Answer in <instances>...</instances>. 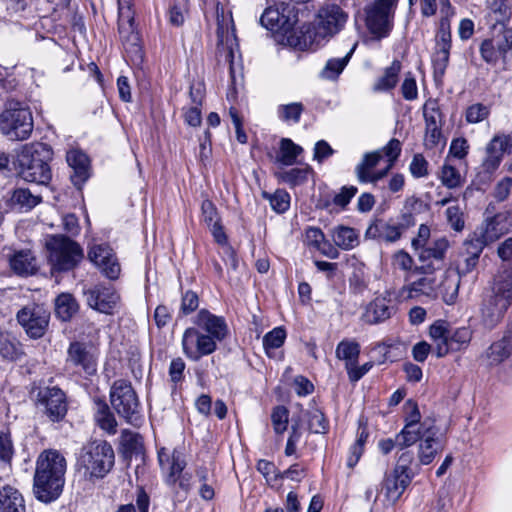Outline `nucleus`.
I'll use <instances>...</instances> for the list:
<instances>
[{"mask_svg": "<svg viewBox=\"0 0 512 512\" xmlns=\"http://www.w3.org/2000/svg\"><path fill=\"white\" fill-rule=\"evenodd\" d=\"M444 143L442 127H425L424 146L427 149H433Z\"/></svg>", "mask_w": 512, "mask_h": 512, "instance_id": "e2e57ef3", "label": "nucleus"}, {"mask_svg": "<svg viewBox=\"0 0 512 512\" xmlns=\"http://www.w3.org/2000/svg\"><path fill=\"white\" fill-rule=\"evenodd\" d=\"M446 216L455 231H461L464 228L463 213L458 205L449 206L446 210Z\"/></svg>", "mask_w": 512, "mask_h": 512, "instance_id": "774afa93", "label": "nucleus"}, {"mask_svg": "<svg viewBox=\"0 0 512 512\" xmlns=\"http://www.w3.org/2000/svg\"><path fill=\"white\" fill-rule=\"evenodd\" d=\"M472 338V332L468 327H461L456 329L452 334L450 333V341L452 351H458L462 347L468 345Z\"/></svg>", "mask_w": 512, "mask_h": 512, "instance_id": "13d9d810", "label": "nucleus"}, {"mask_svg": "<svg viewBox=\"0 0 512 512\" xmlns=\"http://www.w3.org/2000/svg\"><path fill=\"white\" fill-rule=\"evenodd\" d=\"M397 300L395 292L385 290L376 296L365 308L362 319L368 324H378L396 313Z\"/></svg>", "mask_w": 512, "mask_h": 512, "instance_id": "6ab92c4d", "label": "nucleus"}, {"mask_svg": "<svg viewBox=\"0 0 512 512\" xmlns=\"http://www.w3.org/2000/svg\"><path fill=\"white\" fill-rule=\"evenodd\" d=\"M23 354L22 345L14 336L0 331V355L4 359L16 361Z\"/></svg>", "mask_w": 512, "mask_h": 512, "instance_id": "e433bc0d", "label": "nucleus"}, {"mask_svg": "<svg viewBox=\"0 0 512 512\" xmlns=\"http://www.w3.org/2000/svg\"><path fill=\"white\" fill-rule=\"evenodd\" d=\"M409 171L415 178H422L428 175V162L422 154H415L410 165Z\"/></svg>", "mask_w": 512, "mask_h": 512, "instance_id": "69168bd1", "label": "nucleus"}, {"mask_svg": "<svg viewBox=\"0 0 512 512\" xmlns=\"http://www.w3.org/2000/svg\"><path fill=\"white\" fill-rule=\"evenodd\" d=\"M511 226L510 214L507 212L499 213L486 222L485 228L481 230V233L486 241L491 243L506 234Z\"/></svg>", "mask_w": 512, "mask_h": 512, "instance_id": "c85d7f7f", "label": "nucleus"}, {"mask_svg": "<svg viewBox=\"0 0 512 512\" xmlns=\"http://www.w3.org/2000/svg\"><path fill=\"white\" fill-rule=\"evenodd\" d=\"M308 428L312 433H325L328 429V422L324 414L314 409L308 415Z\"/></svg>", "mask_w": 512, "mask_h": 512, "instance_id": "bf43d9fd", "label": "nucleus"}, {"mask_svg": "<svg viewBox=\"0 0 512 512\" xmlns=\"http://www.w3.org/2000/svg\"><path fill=\"white\" fill-rule=\"evenodd\" d=\"M380 151L382 156L385 155L388 158V169H391L401 153V142L392 138Z\"/></svg>", "mask_w": 512, "mask_h": 512, "instance_id": "0e129e2a", "label": "nucleus"}, {"mask_svg": "<svg viewBox=\"0 0 512 512\" xmlns=\"http://www.w3.org/2000/svg\"><path fill=\"white\" fill-rule=\"evenodd\" d=\"M11 270L20 276L32 275L37 271L36 258L29 249L13 250L8 255Z\"/></svg>", "mask_w": 512, "mask_h": 512, "instance_id": "bb28decb", "label": "nucleus"}, {"mask_svg": "<svg viewBox=\"0 0 512 512\" xmlns=\"http://www.w3.org/2000/svg\"><path fill=\"white\" fill-rule=\"evenodd\" d=\"M110 401L117 413L133 423L137 418L139 401L131 384L125 380H117L110 390Z\"/></svg>", "mask_w": 512, "mask_h": 512, "instance_id": "ddd939ff", "label": "nucleus"}, {"mask_svg": "<svg viewBox=\"0 0 512 512\" xmlns=\"http://www.w3.org/2000/svg\"><path fill=\"white\" fill-rule=\"evenodd\" d=\"M66 160L68 165L73 170L70 175L72 183L81 188V186L88 179V165L89 160L85 153L79 150H71L67 153Z\"/></svg>", "mask_w": 512, "mask_h": 512, "instance_id": "cd10ccee", "label": "nucleus"}, {"mask_svg": "<svg viewBox=\"0 0 512 512\" xmlns=\"http://www.w3.org/2000/svg\"><path fill=\"white\" fill-rule=\"evenodd\" d=\"M181 344L184 355L192 361H198L202 357L214 353L217 349L214 340H211L195 326L185 329Z\"/></svg>", "mask_w": 512, "mask_h": 512, "instance_id": "dca6fc26", "label": "nucleus"}, {"mask_svg": "<svg viewBox=\"0 0 512 512\" xmlns=\"http://www.w3.org/2000/svg\"><path fill=\"white\" fill-rule=\"evenodd\" d=\"M84 294L89 307L107 315L114 314L120 304V295L111 285L97 284Z\"/></svg>", "mask_w": 512, "mask_h": 512, "instance_id": "a211bd4d", "label": "nucleus"}, {"mask_svg": "<svg viewBox=\"0 0 512 512\" xmlns=\"http://www.w3.org/2000/svg\"><path fill=\"white\" fill-rule=\"evenodd\" d=\"M89 259L101 269L109 279H117L120 274V265L112 251L106 244L94 245L88 252Z\"/></svg>", "mask_w": 512, "mask_h": 512, "instance_id": "5701e85b", "label": "nucleus"}, {"mask_svg": "<svg viewBox=\"0 0 512 512\" xmlns=\"http://www.w3.org/2000/svg\"><path fill=\"white\" fill-rule=\"evenodd\" d=\"M188 0H174L169 10L170 23L180 26L184 23L185 13L187 12Z\"/></svg>", "mask_w": 512, "mask_h": 512, "instance_id": "6e6d98bb", "label": "nucleus"}, {"mask_svg": "<svg viewBox=\"0 0 512 512\" xmlns=\"http://www.w3.org/2000/svg\"><path fill=\"white\" fill-rule=\"evenodd\" d=\"M36 406L52 422H58L67 413L66 395L56 386L41 387L36 394Z\"/></svg>", "mask_w": 512, "mask_h": 512, "instance_id": "2eb2a0df", "label": "nucleus"}, {"mask_svg": "<svg viewBox=\"0 0 512 512\" xmlns=\"http://www.w3.org/2000/svg\"><path fill=\"white\" fill-rule=\"evenodd\" d=\"M121 445L127 453H139L142 449V438L138 433L123 430L121 434Z\"/></svg>", "mask_w": 512, "mask_h": 512, "instance_id": "864d4df0", "label": "nucleus"}, {"mask_svg": "<svg viewBox=\"0 0 512 512\" xmlns=\"http://www.w3.org/2000/svg\"><path fill=\"white\" fill-rule=\"evenodd\" d=\"M512 49V29L501 25L495 28L491 37L484 39L479 47L481 58L489 65L499 61L507 62V54Z\"/></svg>", "mask_w": 512, "mask_h": 512, "instance_id": "9d476101", "label": "nucleus"}, {"mask_svg": "<svg viewBox=\"0 0 512 512\" xmlns=\"http://www.w3.org/2000/svg\"><path fill=\"white\" fill-rule=\"evenodd\" d=\"M428 426L426 423L421 425L405 424L403 429L397 434L398 447L403 449L416 443L418 440L423 439V432Z\"/></svg>", "mask_w": 512, "mask_h": 512, "instance_id": "58836bf2", "label": "nucleus"}, {"mask_svg": "<svg viewBox=\"0 0 512 512\" xmlns=\"http://www.w3.org/2000/svg\"><path fill=\"white\" fill-rule=\"evenodd\" d=\"M490 150L497 151L498 154L503 156V154H511L512 153V135H495L491 141L488 143Z\"/></svg>", "mask_w": 512, "mask_h": 512, "instance_id": "4d7b16f0", "label": "nucleus"}, {"mask_svg": "<svg viewBox=\"0 0 512 512\" xmlns=\"http://www.w3.org/2000/svg\"><path fill=\"white\" fill-rule=\"evenodd\" d=\"M158 460L165 474L166 483L172 488L178 486L181 491L188 493L192 487V477L188 473H183L187 465L184 449L161 448L158 452Z\"/></svg>", "mask_w": 512, "mask_h": 512, "instance_id": "6e6552de", "label": "nucleus"}, {"mask_svg": "<svg viewBox=\"0 0 512 512\" xmlns=\"http://www.w3.org/2000/svg\"><path fill=\"white\" fill-rule=\"evenodd\" d=\"M310 171L311 169L308 166L304 168H292L282 172L280 174V178L290 186H297L303 184L307 180Z\"/></svg>", "mask_w": 512, "mask_h": 512, "instance_id": "603ef678", "label": "nucleus"}, {"mask_svg": "<svg viewBox=\"0 0 512 512\" xmlns=\"http://www.w3.org/2000/svg\"><path fill=\"white\" fill-rule=\"evenodd\" d=\"M33 128V116L28 107L10 104L0 114V131L10 140L23 141L28 139Z\"/></svg>", "mask_w": 512, "mask_h": 512, "instance_id": "1a4fd4ad", "label": "nucleus"}, {"mask_svg": "<svg viewBox=\"0 0 512 512\" xmlns=\"http://www.w3.org/2000/svg\"><path fill=\"white\" fill-rule=\"evenodd\" d=\"M52 156V149L45 143L35 142L22 146L17 155L20 177L27 182L48 184L52 177L49 166Z\"/></svg>", "mask_w": 512, "mask_h": 512, "instance_id": "39448f33", "label": "nucleus"}, {"mask_svg": "<svg viewBox=\"0 0 512 512\" xmlns=\"http://www.w3.org/2000/svg\"><path fill=\"white\" fill-rule=\"evenodd\" d=\"M512 302V271H504L495 278L491 293L482 302L481 319L485 327L494 328L503 318Z\"/></svg>", "mask_w": 512, "mask_h": 512, "instance_id": "423d86ee", "label": "nucleus"}, {"mask_svg": "<svg viewBox=\"0 0 512 512\" xmlns=\"http://www.w3.org/2000/svg\"><path fill=\"white\" fill-rule=\"evenodd\" d=\"M66 363L74 367L76 372L88 376L97 371V355L86 343L74 341L67 349Z\"/></svg>", "mask_w": 512, "mask_h": 512, "instance_id": "aec40b11", "label": "nucleus"}, {"mask_svg": "<svg viewBox=\"0 0 512 512\" xmlns=\"http://www.w3.org/2000/svg\"><path fill=\"white\" fill-rule=\"evenodd\" d=\"M286 339V331L282 327H275L263 337V347L266 354L271 357L272 350L280 348Z\"/></svg>", "mask_w": 512, "mask_h": 512, "instance_id": "de8ad7c7", "label": "nucleus"}, {"mask_svg": "<svg viewBox=\"0 0 512 512\" xmlns=\"http://www.w3.org/2000/svg\"><path fill=\"white\" fill-rule=\"evenodd\" d=\"M441 181L448 188H456L461 185V175L451 165H444L441 171Z\"/></svg>", "mask_w": 512, "mask_h": 512, "instance_id": "052dcab7", "label": "nucleus"}, {"mask_svg": "<svg viewBox=\"0 0 512 512\" xmlns=\"http://www.w3.org/2000/svg\"><path fill=\"white\" fill-rule=\"evenodd\" d=\"M303 152V148L295 144L289 138H283L280 142L278 161L286 166L296 163L297 157Z\"/></svg>", "mask_w": 512, "mask_h": 512, "instance_id": "37998d69", "label": "nucleus"}, {"mask_svg": "<svg viewBox=\"0 0 512 512\" xmlns=\"http://www.w3.org/2000/svg\"><path fill=\"white\" fill-rule=\"evenodd\" d=\"M442 450V444L438 430L434 427H427L423 432V439L418 449V459L422 465L430 464L437 453Z\"/></svg>", "mask_w": 512, "mask_h": 512, "instance_id": "a878e982", "label": "nucleus"}, {"mask_svg": "<svg viewBox=\"0 0 512 512\" xmlns=\"http://www.w3.org/2000/svg\"><path fill=\"white\" fill-rule=\"evenodd\" d=\"M435 267L429 262L416 267L405 278L408 282L399 290L402 299H419L422 296L432 297L435 291V280L431 276Z\"/></svg>", "mask_w": 512, "mask_h": 512, "instance_id": "9b49d317", "label": "nucleus"}, {"mask_svg": "<svg viewBox=\"0 0 512 512\" xmlns=\"http://www.w3.org/2000/svg\"><path fill=\"white\" fill-rule=\"evenodd\" d=\"M336 357L345 361V367L358 363L360 345L355 340L344 339L336 347Z\"/></svg>", "mask_w": 512, "mask_h": 512, "instance_id": "ea45409f", "label": "nucleus"}, {"mask_svg": "<svg viewBox=\"0 0 512 512\" xmlns=\"http://www.w3.org/2000/svg\"><path fill=\"white\" fill-rule=\"evenodd\" d=\"M41 198L39 195L32 193L29 189L18 188L14 191L12 201L14 205H17L19 209L29 211L34 208Z\"/></svg>", "mask_w": 512, "mask_h": 512, "instance_id": "c03bdc74", "label": "nucleus"}, {"mask_svg": "<svg viewBox=\"0 0 512 512\" xmlns=\"http://www.w3.org/2000/svg\"><path fill=\"white\" fill-rule=\"evenodd\" d=\"M334 244L342 250H352L359 244L358 232L348 226L338 225L331 230Z\"/></svg>", "mask_w": 512, "mask_h": 512, "instance_id": "72a5a7b5", "label": "nucleus"}, {"mask_svg": "<svg viewBox=\"0 0 512 512\" xmlns=\"http://www.w3.org/2000/svg\"><path fill=\"white\" fill-rule=\"evenodd\" d=\"M461 281L460 271L449 268L445 271L444 278L441 283V293L443 301L452 305L456 302Z\"/></svg>", "mask_w": 512, "mask_h": 512, "instance_id": "473e14b6", "label": "nucleus"}, {"mask_svg": "<svg viewBox=\"0 0 512 512\" xmlns=\"http://www.w3.org/2000/svg\"><path fill=\"white\" fill-rule=\"evenodd\" d=\"M401 71V62L394 60L384 71V74L378 78L373 85L374 92H384L394 88L398 82V75Z\"/></svg>", "mask_w": 512, "mask_h": 512, "instance_id": "4c0bfd02", "label": "nucleus"}, {"mask_svg": "<svg viewBox=\"0 0 512 512\" xmlns=\"http://www.w3.org/2000/svg\"><path fill=\"white\" fill-rule=\"evenodd\" d=\"M95 421L101 429L107 431L109 434H114L116 432L117 422L105 403L99 402L97 404Z\"/></svg>", "mask_w": 512, "mask_h": 512, "instance_id": "a18cd8bd", "label": "nucleus"}, {"mask_svg": "<svg viewBox=\"0 0 512 512\" xmlns=\"http://www.w3.org/2000/svg\"><path fill=\"white\" fill-rule=\"evenodd\" d=\"M435 40L436 45L435 52L432 56V64L434 69V78L436 80H440L444 76L448 66L452 46L450 25L448 23L441 21Z\"/></svg>", "mask_w": 512, "mask_h": 512, "instance_id": "412c9836", "label": "nucleus"}, {"mask_svg": "<svg viewBox=\"0 0 512 512\" xmlns=\"http://www.w3.org/2000/svg\"><path fill=\"white\" fill-rule=\"evenodd\" d=\"M47 259L53 270L69 271L82 259L83 251L73 240L63 235H51L45 240Z\"/></svg>", "mask_w": 512, "mask_h": 512, "instance_id": "0eeeda50", "label": "nucleus"}, {"mask_svg": "<svg viewBox=\"0 0 512 512\" xmlns=\"http://www.w3.org/2000/svg\"><path fill=\"white\" fill-rule=\"evenodd\" d=\"M118 30L126 51L140 54V39L135 31L134 12L132 10L118 11Z\"/></svg>", "mask_w": 512, "mask_h": 512, "instance_id": "393cba45", "label": "nucleus"}, {"mask_svg": "<svg viewBox=\"0 0 512 512\" xmlns=\"http://www.w3.org/2000/svg\"><path fill=\"white\" fill-rule=\"evenodd\" d=\"M304 110L302 103L293 102L289 104L279 105L277 115L280 120L288 124H296L300 121L301 114Z\"/></svg>", "mask_w": 512, "mask_h": 512, "instance_id": "49530a36", "label": "nucleus"}, {"mask_svg": "<svg viewBox=\"0 0 512 512\" xmlns=\"http://www.w3.org/2000/svg\"><path fill=\"white\" fill-rule=\"evenodd\" d=\"M263 197L269 200L271 208L277 213H284L290 206V195L284 190H276L273 194L263 192Z\"/></svg>", "mask_w": 512, "mask_h": 512, "instance_id": "09e8293b", "label": "nucleus"}, {"mask_svg": "<svg viewBox=\"0 0 512 512\" xmlns=\"http://www.w3.org/2000/svg\"><path fill=\"white\" fill-rule=\"evenodd\" d=\"M357 44L355 43L351 49L343 56L337 58H330L326 61L324 67L319 72V78L327 81H335L343 72L349 63Z\"/></svg>", "mask_w": 512, "mask_h": 512, "instance_id": "7c9ffc66", "label": "nucleus"}, {"mask_svg": "<svg viewBox=\"0 0 512 512\" xmlns=\"http://www.w3.org/2000/svg\"><path fill=\"white\" fill-rule=\"evenodd\" d=\"M257 470L264 476L266 481L269 484L275 483L278 479H280V472L274 465V463L261 459L257 463Z\"/></svg>", "mask_w": 512, "mask_h": 512, "instance_id": "680f3d73", "label": "nucleus"}, {"mask_svg": "<svg viewBox=\"0 0 512 512\" xmlns=\"http://www.w3.org/2000/svg\"><path fill=\"white\" fill-rule=\"evenodd\" d=\"M381 159L382 153L379 150L366 153L363 156L362 161L355 167V173L358 181L365 182L369 180V178H367V175L372 172V169L378 165Z\"/></svg>", "mask_w": 512, "mask_h": 512, "instance_id": "79ce46f5", "label": "nucleus"}, {"mask_svg": "<svg viewBox=\"0 0 512 512\" xmlns=\"http://www.w3.org/2000/svg\"><path fill=\"white\" fill-rule=\"evenodd\" d=\"M261 24L268 30L287 34L293 28L297 22L294 6L286 3L285 0H281L265 9L260 18Z\"/></svg>", "mask_w": 512, "mask_h": 512, "instance_id": "f8f14e48", "label": "nucleus"}, {"mask_svg": "<svg viewBox=\"0 0 512 512\" xmlns=\"http://www.w3.org/2000/svg\"><path fill=\"white\" fill-rule=\"evenodd\" d=\"M348 20V13L338 4L327 3L320 7L316 16V24L308 26L301 32L296 43L300 49L317 47L327 38L339 33Z\"/></svg>", "mask_w": 512, "mask_h": 512, "instance_id": "7ed1b4c3", "label": "nucleus"}, {"mask_svg": "<svg viewBox=\"0 0 512 512\" xmlns=\"http://www.w3.org/2000/svg\"><path fill=\"white\" fill-rule=\"evenodd\" d=\"M423 116L425 127H442V113L435 101L429 100L424 104Z\"/></svg>", "mask_w": 512, "mask_h": 512, "instance_id": "8fccbe9b", "label": "nucleus"}, {"mask_svg": "<svg viewBox=\"0 0 512 512\" xmlns=\"http://www.w3.org/2000/svg\"><path fill=\"white\" fill-rule=\"evenodd\" d=\"M271 422L276 434H283L287 430L289 422V410L282 405L273 408Z\"/></svg>", "mask_w": 512, "mask_h": 512, "instance_id": "3c124183", "label": "nucleus"}, {"mask_svg": "<svg viewBox=\"0 0 512 512\" xmlns=\"http://www.w3.org/2000/svg\"><path fill=\"white\" fill-rule=\"evenodd\" d=\"M368 31L377 39L385 38L393 28L395 9L374 0L365 8Z\"/></svg>", "mask_w": 512, "mask_h": 512, "instance_id": "4468645a", "label": "nucleus"}, {"mask_svg": "<svg viewBox=\"0 0 512 512\" xmlns=\"http://www.w3.org/2000/svg\"><path fill=\"white\" fill-rule=\"evenodd\" d=\"M193 323L216 344L223 341L229 334L225 318L215 315L207 309H201L193 318Z\"/></svg>", "mask_w": 512, "mask_h": 512, "instance_id": "4be33fe9", "label": "nucleus"}, {"mask_svg": "<svg viewBox=\"0 0 512 512\" xmlns=\"http://www.w3.org/2000/svg\"><path fill=\"white\" fill-rule=\"evenodd\" d=\"M0 512H25L24 498L16 488L6 485L0 489Z\"/></svg>", "mask_w": 512, "mask_h": 512, "instance_id": "2f4dec72", "label": "nucleus"}, {"mask_svg": "<svg viewBox=\"0 0 512 512\" xmlns=\"http://www.w3.org/2000/svg\"><path fill=\"white\" fill-rule=\"evenodd\" d=\"M205 17L215 16L217 21V56L229 64L231 84L227 91V98L234 101L237 98L238 88L242 87V63L239 45L235 34V27L230 11L225 12L218 0H200Z\"/></svg>", "mask_w": 512, "mask_h": 512, "instance_id": "f257e3e1", "label": "nucleus"}, {"mask_svg": "<svg viewBox=\"0 0 512 512\" xmlns=\"http://www.w3.org/2000/svg\"><path fill=\"white\" fill-rule=\"evenodd\" d=\"M78 311L76 299L68 293L60 294L55 300V313L62 321L70 320Z\"/></svg>", "mask_w": 512, "mask_h": 512, "instance_id": "a19ab883", "label": "nucleus"}, {"mask_svg": "<svg viewBox=\"0 0 512 512\" xmlns=\"http://www.w3.org/2000/svg\"><path fill=\"white\" fill-rule=\"evenodd\" d=\"M413 475H401L392 472L384 481V492L387 501L394 504L409 486Z\"/></svg>", "mask_w": 512, "mask_h": 512, "instance_id": "c756f323", "label": "nucleus"}, {"mask_svg": "<svg viewBox=\"0 0 512 512\" xmlns=\"http://www.w3.org/2000/svg\"><path fill=\"white\" fill-rule=\"evenodd\" d=\"M511 351L512 337L510 335H505L502 339L490 345L485 356L490 365H498L510 356Z\"/></svg>", "mask_w": 512, "mask_h": 512, "instance_id": "f704fd0d", "label": "nucleus"}, {"mask_svg": "<svg viewBox=\"0 0 512 512\" xmlns=\"http://www.w3.org/2000/svg\"><path fill=\"white\" fill-rule=\"evenodd\" d=\"M66 469V459L58 450L47 449L39 454L33 484L38 500L50 503L59 498L65 484Z\"/></svg>", "mask_w": 512, "mask_h": 512, "instance_id": "f03ea898", "label": "nucleus"}, {"mask_svg": "<svg viewBox=\"0 0 512 512\" xmlns=\"http://www.w3.org/2000/svg\"><path fill=\"white\" fill-rule=\"evenodd\" d=\"M490 114L488 106L482 103H475L466 109L465 118L468 123L476 124L485 120Z\"/></svg>", "mask_w": 512, "mask_h": 512, "instance_id": "5fc2aeb1", "label": "nucleus"}, {"mask_svg": "<svg viewBox=\"0 0 512 512\" xmlns=\"http://www.w3.org/2000/svg\"><path fill=\"white\" fill-rule=\"evenodd\" d=\"M115 454L104 440L89 441L77 454L76 470L87 481L103 479L113 468Z\"/></svg>", "mask_w": 512, "mask_h": 512, "instance_id": "20e7f679", "label": "nucleus"}, {"mask_svg": "<svg viewBox=\"0 0 512 512\" xmlns=\"http://www.w3.org/2000/svg\"><path fill=\"white\" fill-rule=\"evenodd\" d=\"M358 192L357 187L355 186H343L340 191L335 194L333 198V203L336 206H339L341 208H345L351 201V199L356 195Z\"/></svg>", "mask_w": 512, "mask_h": 512, "instance_id": "338daca9", "label": "nucleus"}, {"mask_svg": "<svg viewBox=\"0 0 512 512\" xmlns=\"http://www.w3.org/2000/svg\"><path fill=\"white\" fill-rule=\"evenodd\" d=\"M50 313L43 306L29 305L17 313V320L28 336L34 339L41 338L48 327Z\"/></svg>", "mask_w": 512, "mask_h": 512, "instance_id": "f3484780", "label": "nucleus"}, {"mask_svg": "<svg viewBox=\"0 0 512 512\" xmlns=\"http://www.w3.org/2000/svg\"><path fill=\"white\" fill-rule=\"evenodd\" d=\"M449 247V242L446 237H439L434 239L431 244L425 245L420 249L418 258L421 262H429L432 260L442 261L445 257V253Z\"/></svg>", "mask_w": 512, "mask_h": 512, "instance_id": "c9c22d12", "label": "nucleus"}, {"mask_svg": "<svg viewBox=\"0 0 512 512\" xmlns=\"http://www.w3.org/2000/svg\"><path fill=\"white\" fill-rule=\"evenodd\" d=\"M403 232V224H397L391 220L386 221L384 219L375 218L368 225L365 231V238L386 243H395L402 237Z\"/></svg>", "mask_w": 512, "mask_h": 512, "instance_id": "b1692460", "label": "nucleus"}]
</instances>
